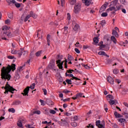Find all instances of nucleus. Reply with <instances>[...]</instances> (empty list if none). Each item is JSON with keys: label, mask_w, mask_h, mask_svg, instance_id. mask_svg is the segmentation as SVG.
Here are the masks:
<instances>
[{"label": "nucleus", "mask_w": 128, "mask_h": 128, "mask_svg": "<svg viewBox=\"0 0 128 128\" xmlns=\"http://www.w3.org/2000/svg\"><path fill=\"white\" fill-rule=\"evenodd\" d=\"M14 72L16 70V64H12V65H8L7 66H4L2 69L1 76L2 80H10V73L12 71Z\"/></svg>", "instance_id": "obj_1"}, {"label": "nucleus", "mask_w": 128, "mask_h": 128, "mask_svg": "<svg viewBox=\"0 0 128 128\" xmlns=\"http://www.w3.org/2000/svg\"><path fill=\"white\" fill-rule=\"evenodd\" d=\"M12 36V32L10 30V28L7 26H4L2 27V32L0 34L2 39L4 40H6V37L10 38Z\"/></svg>", "instance_id": "obj_2"}, {"label": "nucleus", "mask_w": 128, "mask_h": 128, "mask_svg": "<svg viewBox=\"0 0 128 128\" xmlns=\"http://www.w3.org/2000/svg\"><path fill=\"white\" fill-rule=\"evenodd\" d=\"M8 82H6V84L4 87V90H6L4 94H8V92H11V94H14V92L16 90V89H14L12 86H10V84H8Z\"/></svg>", "instance_id": "obj_3"}, {"label": "nucleus", "mask_w": 128, "mask_h": 128, "mask_svg": "<svg viewBox=\"0 0 128 128\" xmlns=\"http://www.w3.org/2000/svg\"><path fill=\"white\" fill-rule=\"evenodd\" d=\"M96 124L98 128H104L106 126V122H104V121L100 122V120H98L96 121Z\"/></svg>", "instance_id": "obj_4"}, {"label": "nucleus", "mask_w": 128, "mask_h": 128, "mask_svg": "<svg viewBox=\"0 0 128 128\" xmlns=\"http://www.w3.org/2000/svg\"><path fill=\"white\" fill-rule=\"evenodd\" d=\"M48 68H50V70H56V64L54 61H50L48 65L47 66Z\"/></svg>", "instance_id": "obj_5"}, {"label": "nucleus", "mask_w": 128, "mask_h": 128, "mask_svg": "<svg viewBox=\"0 0 128 128\" xmlns=\"http://www.w3.org/2000/svg\"><path fill=\"white\" fill-rule=\"evenodd\" d=\"M74 12L75 14H78L80 12V4L77 3L75 4Z\"/></svg>", "instance_id": "obj_6"}, {"label": "nucleus", "mask_w": 128, "mask_h": 128, "mask_svg": "<svg viewBox=\"0 0 128 128\" xmlns=\"http://www.w3.org/2000/svg\"><path fill=\"white\" fill-rule=\"evenodd\" d=\"M58 124L62 126H66L68 124V123L66 120H61V121H57Z\"/></svg>", "instance_id": "obj_7"}, {"label": "nucleus", "mask_w": 128, "mask_h": 128, "mask_svg": "<svg viewBox=\"0 0 128 128\" xmlns=\"http://www.w3.org/2000/svg\"><path fill=\"white\" fill-rule=\"evenodd\" d=\"M72 28L75 32H76V30H78L80 28V26L78 25V24H76L75 22H72Z\"/></svg>", "instance_id": "obj_8"}, {"label": "nucleus", "mask_w": 128, "mask_h": 128, "mask_svg": "<svg viewBox=\"0 0 128 128\" xmlns=\"http://www.w3.org/2000/svg\"><path fill=\"white\" fill-rule=\"evenodd\" d=\"M26 56V54H28V51L24 50V49L21 48L20 50H19V52L18 53V54L20 56Z\"/></svg>", "instance_id": "obj_9"}, {"label": "nucleus", "mask_w": 128, "mask_h": 128, "mask_svg": "<svg viewBox=\"0 0 128 128\" xmlns=\"http://www.w3.org/2000/svg\"><path fill=\"white\" fill-rule=\"evenodd\" d=\"M56 64L60 70H62V65L64 64V62L60 60H57L56 61Z\"/></svg>", "instance_id": "obj_10"}, {"label": "nucleus", "mask_w": 128, "mask_h": 128, "mask_svg": "<svg viewBox=\"0 0 128 128\" xmlns=\"http://www.w3.org/2000/svg\"><path fill=\"white\" fill-rule=\"evenodd\" d=\"M22 122L25 124L26 120L24 119H20L17 122V126L20 128H22Z\"/></svg>", "instance_id": "obj_11"}, {"label": "nucleus", "mask_w": 128, "mask_h": 128, "mask_svg": "<svg viewBox=\"0 0 128 128\" xmlns=\"http://www.w3.org/2000/svg\"><path fill=\"white\" fill-rule=\"evenodd\" d=\"M28 92H30V86H27L24 90V92L22 93L23 96H28Z\"/></svg>", "instance_id": "obj_12"}, {"label": "nucleus", "mask_w": 128, "mask_h": 128, "mask_svg": "<svg viewBox=\"0 0 128 128\" xmlns=\"http://www.w3.org/2000/svg\"><path fill=\"white\" fill-rule=\"evenodd\" d=\"M107 80L109 84H114V80L110 76H108L107 77Z\"/></svg>", "instance_id": "obj_13"}, {"label": "nucleus", "mask_w": 128, "mask_h": 128, "mask_svg": "<svg viewBox=\"0 0 128 128\" xmlns=\"http://www.w3.org/2000/svg\"><path fill=\"white\" fill-rule=\"evenodd\" d=\"M74 60V57H72V56H70V55H68V63L70 64H72V61Z\"/></svg>", "instance_id": "obj_14"}, {"label": "nucleus", "mask_w": 128, "mask_h": 128, "mask_svg": "<svg viewBox=\"0 0 128 128\" xmlns=\"http://www.w3.org/2000/svg\"><path fill=\"white\" fill-rule=\"evenodd\" d=\"M92 0H82V2L85 4L86 6H88L90 4Z\"/></svg>", "instance_id": "obj_15"}, {"label": "nucleus", "mask_w": 128, "mask_h": 128, "mask_svg": "<svg viewBox=\"0 0 128 128\" xmlns=\"http://www.w3.org/2000/svg\"><path fill=\"white\" fill-rule=\"evenodd\" d=\"M98 54H99V56H107V58H110V56L108 55V54L105 53L104 51L98 52Z\"/></svg>", "instance_id": "obj_16"}, {"label": "nucleus", "mask_w": 128, "mask_h": 128, "mask_svg": "<svg viewBox=\"0 0 128 128\" xmlns=\"http://www.w3.org/2000/svg\"><path fill=\"white\" fill-rule=\"evenodd\" d=\"M69 78H71V80H80V79L76 77V76H74V74H69Z\"/></svg>", "instance_id": "obj_17"}, {"label": "nucleus", "mask_w": 128, "mask_h": 128, "mask_svg": "<svg viewBox=\"0 0 128 128\" xmlns=\"http://www.w3.org/2000/svg\"><path fill=\"white\" fill-rule=\"evenodd\" d=\"M114 115L115 116L116 118H122V116L118 113L116 112H114Z\"/></svg>", "instance_id": "obj_18"}, {"label": "nucleus", "mask_w": 128, "mask_h": 128, "mask_svg": "<svg viewBox=\"0 0 128 128\" xmlns=\"http://www.w3.org/2000/svg\"><path fill=\"white\" fill-rule=\"evenodd\" d=\"M112 36H116V38H118V32L116 30H113L112 32Z\"/></svg>", "instance_id": "obj_19"}, {"label": "nucleus", "mask_w": 128, "mask_h": 128, "mask_svg": "<svg viewBox=\"0 0 128 128\" xmlns=\"http://www.w3.org/2000/svg\"><path fill=\"white\" fill-rule=\"evenodd\" d=\"M20 104V101H14L12 104V106H18Z\"/></svg>", "instance_id": "obj_20"}, {"label": "nucleus", "mask_w": 128, "mask_h": 128, "mask_svg": "<svg viewBox=\"0 0 128 128\" xmlns=\"http://www.w3.org/2000/svg\"><path fill=\"white\" fill-rule=\"evenodd\" d=\"M106 8V7L104 6H102L101 8H100L99 12L102 13L103 12H104Z\"/></svg>", "instance_id": "obj_21"}, {"label": "nucleus", "mask_w": 128, "mask_h": 128, "mask_svg": "<svg viewBox=\"0 0 128 128\" xmlns=\"http://www.w3.org/2000/svg\"><path fill=\"white\" fill-rule=\"evenodd\" d=\"M76 0H70V4L72 6H74L76 4Z\"/></svg>", "instance_id": "obj_22"}, {"label": "nucleus", "mask_w": 128, "mask_h": 128, "mask_svg": "<svg viewBox=\"0 0 128 128\" xmlns=\"http://www.w3.org/2000/svg\"><path fill=\"white\" fill-rule=\"evenodd\" d=\"M111 40H112V42H114V44H116V37H114V36H111Z\"/></svg>", "instance_id": "obj_23"}, {"label": "nucleus", "mask_w": 128, "mask_h": 128, "mask_svg": "<svg viewBox=\"0 0 128 128\" xmlns=\"http://www.w3.org/2000/svg\"><path fill=\"white\" fill-rule=\"evenodd\" d=\"M8 112H9L14 114V112H16V110H14V108H10L8 110Z\"/></svg>", "instance_id": "obj_24"}, {"label": "nucleus", "mask_w": 128, "mask_h": 128, "mask_svg": "<svg viewBox=\"0 0 128 128\" xmlns=\"http://www.w3.org/2000/svg\"><path fill=\"white\" fill-rule=\"evenodd\" d=\"M82 96H84V94L82 92H80L76 94V96H77L78 98H82Z\"/></svg>", "instance_id": "obj_25"}, {"label": "nucleus", "mask_w": 128, "mask_h": 128, "mask_svg": "<svg viewBox=\"0 0 128 128\" xmlns=\"http://www.w3.org/2000/svg\"><path fill=\"white\" fill-rule=\"evenodd\" d=\"M118 122H120L121 124H124V122H126V119H124V118H120L119 120H118Z\"/></svg>", "instance_id": "obj_26"}, {"label": "nucleus", "mask_w": 128, "mask_h": 128, "mask_svg": "<svg viewBox=\"0 0 128 128\" xmlns=\"http://www.w3.org/2000/svg\"><path fill=\"white\" fill-rule=\"evenodd\" d=\"M104 42H108L110 40V37L106 35L104 36Z\"/></svg>", "instance_id": "obj_27"}, {"label": "nucleus", "mask_w": 128, "mask_h": 128, "mask_svg": "<svg viewBox=\"0 0 128 128\" xmlns=\"http://www.w3.org/2000/svg\"><path fill=\"white\" fill-rule=\"evenodd\" d=\"M32 16L31 15H27L24 19V21L26 22H28V18H31Z\"/></svg>", "instance_id": "obj_28"}, {"label": "nucleus", "mask_w": 128, "mask_h": 128, "mask_svg": "<svg viewBox=\"0 0 128 128\" xmlns=\"http://www.w3.org/2000/svg\"><path fill=\"white\" fill-rule=\"evenodd\" d=\"M93 40L95 44H98V37H94Z\"/></svg>", "instance_id": "obj_29"}, {"label": "nucleus", "mask_w": 128, "mask_h": 128, "mask_svg": "<svg viewBox=\"0 0 128 128\" xmlns=\"http://www.w3.org/2000/svg\"><path fill=\"white\" fill-rule=\"evenodd\" d=\"M68 26H64V34H68Z\"/></svg>", "instance_id": "obj_30"}, {"label": "nucleus", "mask_w": 128, "mask_h": 128, "mask_svg": "<svg viewBox=\"0 0 128 128\" xmlns=\"http://www.w3.org/2000/svg\"><path fill=\"white\" fill-rule=\"evenodd\" d=\"M118 0H114L112 1L111 4L114 6H116L118 4Z\"/></svg>", "instance_id": "obj_31"}, {"label": "nucleus", "mask_w": 128, "mask_h": 128, "mask_svg": "<svg viewBox=\"0 0 128 128\" xmlns=\"http://www.w3.org/2000/svg\"><path fill=\"white\" fill-rule=\"evenodd\" d=\"M18 52H20V51L16 50H12L11 52V53L12 54H18Z\"/></svg>", "instance_id": "obj_32"}, {"label": "nucleus", "mask_w": 128, "mask_h": 128, "mask_svg": "<svg viewBox=\"0 0 128 128\" xmlns=\"http://www.w3.org/2000/svg\"><path fill=\"white\" fill-rule=\"evenodd\" d=\"M26 66V65H24V66H20L19 68V69H18V72H22V70H24V66Z\"/></svg>", "instance_id": "obj_33"}, {"label": "nucleus", "mask_w": 128, "mask_h": 128, "mask_svg": "<svg viewBox=\"0 0 128 128\" xmlns=\"http://www.w3.org/2000/svg\"><path fill=\"white\" fill-rule=\"evenodd\" d=\"M40 54H42V50L38 51L36 53V56H40Z\"/></svg>", "instance_id": "obj_34"}, {"label": "nucleus", "mask_w": 128, "mask_h": 128, "mask_svg": "<svg viewBox=\"0 0 128 128\" xmlns=\"http://www.w3.org/2000/svg\"><path fill=\"white\" fill-rule=\"evenodd\" d=\"M71 126L74 127L78 126V123L76 122H71Z\"/></svg>", "instance_id": "obj_35"}, {"label": "nucleus", "mask_w": 128, "mask_h": 128, "mask_svg": "<svg viewBox=\"0 0 128 128\" xmlns=\"http://www.w3.org/2000/svg\"><path fill=\"white\" fill-rule=\"evenodd\" d=\"M44 114H47V116H50V110L48 109H46L44 110Z\"/></svg>", "instance_id": "obj_36"}, {"label": "nucleus", "mask_w": 128, "mask_h": 128, "mask_svg": "<svg viewBox=\"0 0 128 128\" xmlns=\"http://www.w3.org/2000/svg\"><path fill=\"white\" fill-rule=\"evenodd\" d=\"M113 73L114 74H118V70L115 68L113 70Z\"/></svg>", "instance_id": "obj_37"}, {"label": "nucleus", "mask_w": 128, "mask_h": 128, "mask_svg": "<svg viewBox=\"0 0 128 128\" xmlns=\"http://www.w3.org/2000/svg\"><path fill=\"white\" fill-rule=\"evenodd\" d=\"M101 16H102V18H106V17L108 16V13L102 12L101 14Z\"/></svg>", "instance_id": "obj_38"}, {"label": "nucleus", "mask_w": 128, "mask_h": 128, "mask_svg": "<svg viewBox=\"0 0 128 128\" xmlns=\"http://www.w3.org/2000/svg\"><path fill=\"white\" fill-rule=\"evenodd\" d=\"M109 104L111 105L114 104H116V100H110L109 101Z\"/></svg>", "instance_id": "obj_39"}, {"label": "nucleus", "mask_w": 128, "mask_h": 128, "mask_svg": "<svg viewBox=\"0 0 128 128\" xmlns=\"http://www.w3.org/2000/svg\"><path fill=\"white\" fill-rule=\"evenodd\" d=\"M8 18H13L14 14H12V13L8 14Z\"/></svg>", "instance_id": "obj_40"}, {"label": "nucleus", "mask_w": 128, "mask_h": 128, "mask_svg": "<svg viewBox=\"0 0 128 128\" xmlns=\"http://www.w3.org/2000/svg\"><path fill=\"white\" fill-rule=\"evenodd\" d=\"M66 82L68 84H72V79H67L66 80Z\"/></svg>", "instance_id": "obj_41"}, {"label": "nucleus", "mask_w": 128, "mask_h": 128, "mask_svg": "<svg viewBox=\"0 0 128 128\" xmlns=\"http://www.w3.org/2000/svg\"><path fill=\"white\" fill-rule=\"evenodd\" d=\"M50 114H56V110H50Z\"/></svg>", "instance_id": "obj_42"}, {"label": "nucleus", "mask_w": 128, "mask_h": 128, "mask_svg": "<svg viewBox=\"0 0 128 128\" xmlns=\"http://www.w3.org/2000/svg\"><path fill=\"white\" fill-rule=\"evenodd\" d=\"M122 6L120 4H118L116 8V9L118 10H120L121 8H122Z\"/></svg>", "instance_id": "obj_43"}, {"label": "nucleus", "mask_w": 128, "mask_h": 128, "mask_svg": "<svg viewBox=\"0 0 128 128\" xmlns=\"http://www.w3.org/2000/svg\"><path fill=\"white\" fill-rule=\"evenodd\" d=\"M106 96L108 98H111V100H114V96H112L110 94H108Z\"/></svg>", "instance_id": "obj_44"}, {"label": "nucleus", "mask_w": 128, "mask_h": 128, "mask_svg": "<svg viewBox=\"0 0 128 128\" xmlns=\"http://www.w3.org/2000/svg\"><path fill=\"white\" fill-rule=\"evenodd\" d=\"M107 10H116V8L114 6L110 7Z\"/></svg>", "instance_id": "obj_45"}, {"label": "nucleus", "mask_w": 128, "mask_h": 128, "mask_svg": "<svg viewBox=\"0 0 128 128\" xmlns=\"http://www.w3.org/2000/svg\"><path fill=\"white\" fill-rule=\"evenodd\" d=\"M42 90H43L44 94V96H46V94H48V91L46 90V89L42 88Z\"/></svg>", "instance_id": "obj_46"}, {"label": "nucleus", "mask_w": 128, "mask_h": 128, "mask_svg": "<svg viewBox=\"0 0 128 128\" xmlns=\"http://www.w3.org/2000/svg\"><path fill=\"white\" fill-rule=\"evenodd\" d=\"M5 24H10V20L8 19L5 20Z\"/></svg>", "instance_id": "obj_47"}, {"label": "nucleus", "mask_w": 128, "mask_h": 128, "mask_svg": "<svg viewBox=\"0 0 128 128\" xmlns=\"http://www.w3.org/2000/svg\"><path fill=\"white\" fill-rule=\"evenodd\" d=\"M60 2L62 6H64V4H66V0H60Z\"/></svg>", "instance_id": "obj_48"}, {"label": "nucleus", "mask_w": 128, "mask_h": 128, "mask_svg": "<svg viewBox=\"0 0 128 128\" xmlns=\"http://www.w3.org/2000/svg\"><path fill=\"white\" fill-rule=\"evenodd\" d=\"M64 114L65 116H72V113L66 112H64Z\"/></svg>", "instance_id": "obj_49"}, {"label": "nucleus", "mask_w": 128, "mask_h": 128, "mask_svg": "<svg viewBox=\"0 0 128 128\" xmlns=\"http://www.w3.org/2000/svg\"><path fill=\"white\" fill-rule=\"evenodd\" d=\"M40 102L41 104V106H44V104H44V100H40Z\"/></svg>", "instance_id": "obj_50"}, {"label": "nucleus", "mask_w": 128, "mask_h": 128, "mask_svg": "<svg viewBox=\"0 0 128 128\" xmlns=\"http://www.w3.org/2000/svg\"><path fill=\"white\" fill-rule=\"evenodd\" d=\"M34 86H36V84L33 83L30 86V88L31 90H34Z\"/></svg>", "instance_id": "obj_51"}, {"label": "nucleus", "mask_w": 128, "mask_h": 128, "mask_svg": "<svg viewBox=\"0 0 128 128\" xmlns=\"http://www.w3.org/2000/svg\"><path fill=\"white\" fill-rule=\"evenodd\" d=\"M112 62V60L108 59L107 60L108 64H110Z\"/></svg>", "instance_id": "obj_52"}, {"label": "nucleus", "mask_w": 128, "mask_h": 128, "mask_svg": "<svg viewBox=\"0 0 128 128\" xmlns=\"http://www.w3.org/2000/svg\"><path fill=\"white\" fill-rule=\"evenodd\" d=\"M34 114H40V110H37L34 111Z\"/></svg>", "instance_id": "obj_53"}, {"label": "nucleus", "mask_w": 128, "mask_h": 128, "mask_svg": "<svg viewBox=\"0 0 128 128\" xmlns=\"http://www.w3.org/2000/svg\"><path fill=\"white\" fill-rule=\"evenodd\" d=\"M74 50L76 54H80V50H78V48H75Z\"/></svg>", "instance_id": "obj_54"}, {"label": "nucleus", "mask_w": 128, "mask_h": 128, "mask_svg": "<svg viewBox=\"0 0 128 128\" xmlns=\"http://www.w3.org/2000/svg\"><path fill=\"white\" fill-rule=\"evenodd\" d=\"M101 24L102 26H104V24H106V20H102V22H101Z\"/></svg>", "instance_id": "obj_55"}, {"label": "nucleus", "mask_w": 128, "mask_h": 128, "mask_svg": "<svg viewBox=\"0 0 128 128\" xmlns=\"http://www.w3.org/2000/svg\"><path fill=\"white\" fill-rule=\"evenodd\" d=\"M15 6L16 8H20V3H16Z\"/></svg>", "instance_id": "obj_56"}, {"label": "nucleus", "mask_w": 128, "mask_h": 128, "mask_svg": "<svg viewBox=\"0 0 128 128\" xmlns=\"http://www.w3.org/2000/svg\"><path fill=\"white\" fill-rule=\"evenodd\" d=\"M120 4H126V0H119Z\"/></svg>", "instance_id": "obj_57"}, {"label": "nucleus", "mask_w": 128, "mask_h": 128, "mask_svg": "<svg viewBox=\"0 0 128 128\" xmlns=\"http://www.w3.org/2000/svg\"><path fill=\"white\" fill-rule=\"evenodd\" d=\"M68 17H67V20H70V13H68L67 14Z\"/></svg>", "instance_id": "obj_58"}, {"label": "nucleus", "mask_w": 128, "mask_h": 128, "mask_svg": "<svg viewBox=\"0 0 128 128\" xmlns=\"http://www.w3.org/2000/svg\"><path fill=\"white\" fill-rule=\"evenodd\" d=\"M72 72H74L73 70H67L68 74H72Z\"/></svg>", "instance_id": "obj_59"}, {"label": "nucleus", "mask_w": 128, "mask_h": 128, "mask_svg": "<svg viewBox=\"0 0 128 128\" xmlns=\"http://www.w3.org/2000/svg\"><path fill=\"white\" fill-rule=\"evenodd\" d=\"M115 82H118V84H120L122 81L120 79H116L115 80Z\"/></svg>", "instance_id": "obj_60"}, {"label": "nucleus", "mask_w": 128, "mask_h": 128, "mask_svg": "<svg viewBox=\"0 0 128 128\" xmlns=\"http://www.w3.org/2000/svg\"><path fill=\"white\" fill-rule=\"evenodd\" d=\"M122 12H123V14H126V10L124 8H122Z\"/></svg>", "instance_id": "obj_61"}, {"label": "nucleus", "mask_w": 128, "mask_h": 128, "mask_svg": "<svg viewBox=\"0 0 128 128\" xmlns=\"http://www.w3.org/2000/svg\"><path fill=\"white\" fill-rule=\"evenodd\" d=\"M74 120H78V117L76 116H75L74 117Z\"/></svg>", "instance_id": "obj_62"}, {"label": "nucleus", "mask_w": 128, "mask_h": 128, "mask_svg": "<svg viewBox=\"0 0 128 128\" xmlns=\"http://www.w3.org/2000/svg\"><path fill=\"white\" fill-rule=\"evenodd\" d=\"M32 16L34 18H38V15L34 14Z\"/></svg>", "instance_id": "obj_63"}, {"label": "nucleus", "mask_w": 128, "mask_h": 128, "mask_svg": "<svg viewBox=\"0 0 128 128\" xmlns=\"http://www.w3.org/2000/svg\"><path fill=\"white\" fill-rule=\"evenodd\" d=\"M113 128H118V124H114Z\"/></svg>", "instance_id": "obj_64"}]
</instances>
